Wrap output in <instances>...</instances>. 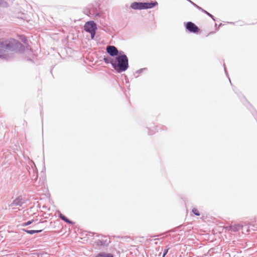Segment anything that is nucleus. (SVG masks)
I'll use <instances>...</instances> for the list:
<instances>
[{"mask_svg":"<svg viewBox=\"0 0 257 257\" xmlns=\"http://www.w3.org/2000/svg\"><path fill=\"white\" fill-rule=\"evenodd\" d=\"M105 257H113V255L111 253H105Z\"/></svg>","mask_w":257,"mask_h":257,"instance_id":"obj_25","label":"nucleus"},{"mask_svg":"<svg viewBox=\"0 0 257 257\" xmlns=\"http://www.w3.org/2000/svg\"><path fill=\"white\" fill-rule=\"evenodd\" d=\"M147 70V68H141V69H140L138 70L137 71H136L135 72V74H134L135 77L136 78L138 77L139 76V75H140L141 73H142L144 71H145V70Z\"/></svg>","mask_w":257,"mask_h":257,"instance_id":"obj_17","label":"nucleus"},{"mask_svg":"<svg viewBox=\"0 0 257 257\" xmlns=\"http://www.w3.org/2000/svg\"><path fill=\"white\" fill-rule=\"evenodd\" d=\"M114 59H111L108 56H104L103 58V61L106 64L110 63L112 65V63L114 62Z\"/></svg>","mask_w":257,"mask_h":257,"instance_id":"obj_15","label":"nucleus"},{"mask_svg":"<svg viewBox=\"0 0 257 257\" xmlns=\"http://www.w3.org/2000/svg\"><path fill=\"white\" fill-rule=\"evenodd\" d=\"M22 45L18 41L13 39L10 40L0 38V58L9 60L10 56L8 50L14 51L20 49Z\"/></svg>","mask_w":257,"mask_h":257,"instance_id":"obj_1","label":"nucleus"},{"mask_svg":"<svg viewBox=\"0 0 257 257\" xmlns=\"http://www.w3.org/2000/svg\"><path fill=\"white\" fill-rule=\"evenodd\" d=\"M222 25V24H221H221H220V25H219L218 27H219L221 26Z\"/></svg>","mask_w":257,"mask_h":257,"instance_id":"obj_30","label":"nucleus"},{"mask_svg":"<svg viewBox=\"0 0 257 257\" xmlns=\"http://www.w3.org/2000/svg\"><path fill=\"white\" fill-rule=\"evenodd\" d=\"M112 66L117 73L125 71L129 67L128 59L123 51H120L119 55L115 57Z\"/></svg>","mask_w":257,"mask_h":257,"instance_id":"obj_2","label":"nucleus"},{"mask_svg":"<svg viewBox=\"0 0 257 257\" xmlns=\"http://www.w3.org/2000/svg\"><path fill=\"white\" fill-rule=\"evenodd\" d=\"M24 231L27 232L28 234H34V230H28L26 229H23Z\"/></svg>","mask_w":257,"mask_h":257,"instance_id":"obj_22","label":"nucleus"},{"mask_svg":"<svg viewBox=\"0 0 257 257\" xmlns=\"http://www.w3.org/2000/svg\"><path fill=\"white\" fill-rule=\"evenodd\" d=\"M114 59H111L108 56H104L103 58V61L106 64L110 63L112 65V63L114 62Z\"/></svg>","mask_w":257,"mask_h":257,"instance_id":"obj_14","label":"nucleus"},{"mask_svg":"<svg viewBox=\"0 0 257 257\" xmlns=\"http://www.w3.org/2000/svg\"><path fill=\"white\" fill-rule=\"evenodd\" d=\"M84 13L88 16H96L98 13L96 8L92 5H89L84 10Z\"/></svg>","mask_w":257,"mask_h":257,"instance_id":"obj_9","label":"nucleus"},{"mask_svg":"<svg viewBox=\"0 0 257 257\" xmlns=\"http://www.w3.org/2000/svg\"><path fill=\"white\" fill-rule=\"evenodd\" d=\"M34 233H39V232H41L42 231V230L41 229V230H34Z\"/></svg>","mask_w":257,"mask_h":257,"instance_id":"obj_28","label":"nucleus"},{"mask_svg":"<svg viewBox=\"0 0 257 257\" xmlns=\"http://www.w3.org/2000/svg\"><path fill=\"white\" fill-rule=\"evenodd\" d=\"M20 37V39H21V40L26 45V46H28L29 44H28V40L27 39L26 36L24 35H20L19 36Z\"/></svg>","mask_w":257,"mask_h":257,"instance_id":"obj_16","label":"nucleus"},{"mask_svg":"<svg viewBox=\"0 0 257 257\" xmlns=\"http://www.w3.org/2000/svg\"><path fill=\"white\" fill-rule=\"evenodd\" d=\"M158 5L157 2L150 3L134 2L131 4L130 7L133 10H145L151 9Z\"/></svg>","mask_w":257,"mask_h":257,"instance_id":"obj_3","label":"nucleus"},{"mask_svg":"<svg viewBox=\"0 0 257 257\" xmlns=\"http://www.w3.org/2000/svg\"><path fill=\"white\" fill-rule=\"evenodd\" d=\"M84 29L86 32H96L97 25L93 21H88L84 25Z\"/></svg>","mask_w":257,"mask_h":257,"instance_id":"obj_8","label":"nucleus"},{"mask_svg":"<svg viewBox=\"0 0 257 257\" xmlns=\"http://www.w3.org/2000/svg\"><path fill=\"white\" fill-rule=\"evenodd\" d=\"M27 169L29 175L34 179L37 177V169L34 162L29 159L27 166Z\"/></svg>","mask_w":257,"mask_h":257,"instance_id":"obj_6","label":"nucleus"},{"mask_svg":"<svg viewBox=\"0 0 257 257\" xmlns=\"http://www.w3.org/2000/svg\"><path fill=\"white\" fill-rule=\"evenodd\" d=\"M186 30L189 32H199V28L193 23L188 22L185 23Z\"/></svg>","mask_w":257,"mask_h":257,"instance_id":"obj_10","label":"nucleus"},{"mask_svg":"<svg viewBox=\"0 0 257 257\" xmlns=\"http://www.w3.org/2000/svg\"><path fill=\"white\" fill-rule=\"evenodd\" d=\"M105 253H105L104 252H100V253H98V254H97L95 257H105Z\"/></svg>","mask_w":257,"mask_h":257,"instance_id":"obj_23","label":"nucleus"},{"mask_svg":"<svg viewBox=\"0 0 257 257\" xmlns=\"http://www.w3.org/2000/svg\"><path fill=\"white\" fill-rule=\"evenodd\" d=\"M250 225H246L245 224H234L226 226L225 229L228 231L236 232L240 229L246 230V232L249 231Z\"/></svg>","mask_w":257,"mask_h":257,"instance_id":"obj_5","label":"nucleus"},{"mask_svg":"<svg viewBox=\"0 0 257 257\" xmlns=\"http://www.w3.org/2000/svg\"><path fill=\"white\" fill-rule=\"evenodd\" d=\"M170 247H169L168 246H166L165 247V249H164V250H163V256L162 257H165L166 256V255L168 253V251L170 249Z\"/></svg>","mask_w":257,"mask_h":257,"instance_id":"obj_19","label":"nucleus"},{"mask_svg":"<svg viewBox=\"0 0 257 257\" xmlns=\"http://www.w3.org/2000/svg\"><path fill=\"white\" fill-rule=\"evenodd\" d=\"M58 216L62 220H63L64 221H65V222L68 223V224H74V222L69 220V219H68L65 215H64L63 214H62L60 211H58Z\"/></svg>","mask_w":257,"mask_h":257,"instance_id":"obj_13","label":"nucleus"},{"mask_svg":"<svg viewBox=\"0 0 257 257\" xmlns=\"http://www.w3.org/2000/svg\"><path fill=\"white\" fill-rule=\"evenodd\" d=\"M33 222H34V220H29V221H28L27 222H24L22 224V225L23 226H25L29 225L31 224Z\"/></svg>","mask_w":257,"mask_h":257,"instance_id":"obj_20","label":"nucleus"},{"mask_svg":"<svg viewBox=\"0 0 257 257\" xmlns=\"http://www.w3.org/2000/svg\"><path fill=\"white\" fill-rule=\"evenodd\" d=\"M25 202V199L22 196H20L14 200V201L9 205V207L12 209H15V207H21Z\"/></svg>","mask_w":257,"mask_h":257,"instance_id":"obj_7","label":"nucleus"},{"mask_svg":"<svg viewBox=\"0 0 257 257\" xmlns=\"http://www.w3.org/2000/svg\"><path fill=\"white\" fill-rule=\"evenodd\" d=\"M157 128H158V126H156L155 127V130H156L157 132H158V130L157 129Z\"/></svg>","mask_w":257,"mask_h":257,"instance_id":"obj_29","label":"nucleus"},{"mask_svg":"<svg viewBox=\"0 0 257 257\" xmlns=\"http://www.w3.org/2000/svg\"><path fill=\"white\" fill-rule=\"evenodd\" d=\"M223 66H224V71H225V74H226V76H227V77L228 78L229 80V81H230V83L231 84V81H230V78H229L228 75V74H227V71H226V67H225V64H223Z\"/></svg>","mask_w":257,"mask_h":257,"instance_id":"obj_24","label":"nucleus"},{"mask_svg":"<svg viewBox=\"0 0 257 257\" xmlns=\"http://www.w3.org/2000/svg\"><path fill=\"white\" fill-rule=\"evenodd\" d=\"M106 50L107 53L112 57H116L119 54V52L116 47L114 46L109 45L107 46Z\"/></svg>","mask_w":257,"mask_h":257,"instance_id":"obj_11","label":"nucleus"},{"mask_svg":"<svg viewBox=\"0 0 257 257\" xmlns=\"http://www.w3.org/2000/svg\"><path fill=\"white\" fill-rule=\"evenodd\" d=\"M90 34H91V40L94 39V37H95L96 33H90Z\"/></svg>","mask_w":257,"mask_h":257,"instance_id":"obj_26","label":"nucleus"},{"mask_svg":"<svg viewBox=\"0 0 257 257\" xmlns=\"http://www.w3.org/2000/svg\"><path fill=\"white\" fill-rule=\"evenodd\" d=\"M187 1H188L189 3H190L193 6H194V7H195L196 8H197L198 10L201 11L202 12H203L204 13L206 14V15H207L208 16H209L210 17H211L213 20H215L214 19V17L213 15H212L211 14H210L209 13H208V12H207L206 11L203 10L202 8H201L200 7L198 6V5H197L196 4H195L194 2H192L190 0H187Z\"/></svg>","mask_w":257,"mask_h":257,"instance_id":"obj_12","label":"nucleus"},{"mask_svg":"<svg viewBox=\"0 0 257 257\" xmlns=\"http://www.w3.org/2000/svg\"><path fill=\"white\" fill-rule=\"evenodd\" d=\"M155 132H154L153 131H152H152H150V130H149V131H148V134H149V135H153V134L155 133Z\"/></svg>","mask_w":257,"mask_h":257,"instance_id":"obj_27","label":"nucleus"},{"mask_svg":"<svg viewBox=\"0 0 257 257\" xmlns=\"http://www.w3.org/2000/svg\"><path fill=\"white\" fill-rule=\"evenodd\" d=\"M0 6L3 8H7L9 6V4L4 0H0Z\"/></svg>","mask_w":257,"mask_h":257,"instance_id":"obj_18","label":"nucleus"},{"mask_svg":"<svg viewBox=\"0 0 257 257\" xmlns=\"http://www.w3.org/2000/svg\"><path fill=\"white\" fill-rule=\"evenodd\" d=\"M99 238L96 240L93 246L95 249H101L107 247L110 243V239L107 236H98Z\"/></svg>","mask_w":257,"mask_h":257,"instance_id":"obj_4","label":"nucleus"},{"mask_svg":"<svg viewBox=\"0 0 257 257\" xmlns=\"http://www.w3.org/2000/svg\"><path fill=\"white\" fill-rule=\"evenodd\" d=\"M192 211L196 216H200V215L199 211L196 208H193Z\"/></svg>","mask_w":257,"mask_h":257,"instance_id":"obj_21","label":"nucleus"}]
</instances>
